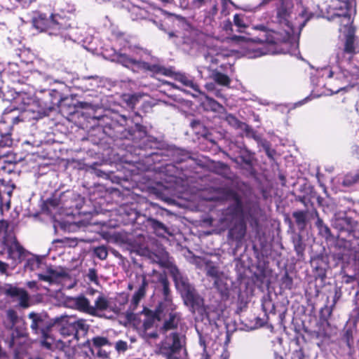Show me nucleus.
<instances>
[{
	"instance_id": "nucleus-1",
	"label": "nucleus",
	"mask_w": 359,
	"mask_h": 359,
	"mask_svg": "<svg viewBox=\"0 0 359 359\" xmlns=\"http://www.w3.org/2000/svg\"><path fill=\"white\" fill-rule=\"evenodd\" d=\"M226 200L232 199L233 205L230 206L226 212L225 220L234 223V226L229 231V237L231 239L241 241L245 236L246 226L242 221L243 205L238 195L231 190H227L224 198Z\"/></svg>"
},
{
	"instance_id": "nucleus-2",
	"label": "nucleus",
	"mask_w": 359,
	"mask_h": 359,
	"mask_svg": "<svg viewBox=\"0 0 359 359\" xmlns=\"http://www.w3.org/2000/svg\"><path fill=\"white\" fill-rule=\"evenodd\" d=\"M172 275L176 287L180 292L185 304L190 306L194 311L202 309L203 299L196 292L194 287L182 276L177 269L173 270Z\"/></svg>"
},
{
	"instance_id": "nucleus-3",
	"label": "nucleus",
	"mask_w": 359,
	"mask_h": 359,
	"mask_svg": "<svg viewBox=\"0 0 359 359\" xmlns=\"http://www.w3.org/2000/svg\"><path fill=\"white\" fill-rule=\"evenodd\" d=\"M164 335L165 337L159 345L160 353L165 359H180V353L186 344L185 335L177 332Z\"/></svg>"
},
{
	"instance_id": "nucleus-4",
	"label": "nucleus",
	"mask_w": 359,
	"mask_h": 359,
	"mask_svg": "<svg viewBox=\"0 0 359 359\" xmlns=\"http://www.w3.org/2000/svg\"><path fill=\"white\" fill-rule=\"evenodd\" d=\"M93 293L97 294L93 301L94 305L90 304L89 299L83 295L73 298L72 302L77 310L96 316L98 315V311H106L109 308V302L103 294L97 291H93Z\"/></svg>"
},
{
	"instance_id": "nucleus-5",
	"label": "nucleus",
	"mask_w": 359,
	"mask_h": 359,
	"mask_svg": "<svg viewBox=\"0 0 359 359\" xmlns=\"http://www.w3.org/2000/svg\"><path fill=\"white\" fill-rule=\"evenodd\" d=\"M163 313L158 312V308H157L155 313L151 311L146 313L142 322V332L145 338L156 339L158 337L156 327H159L157 323L161 320Z\"/></svg>"
},
{
	"instance_id": "nucleus-6",
	"label": "nucleus",
	"mask_w": 359,
	"mask_h": 359,
	"mask_svg": "<svg viewBox=\"0 0 359 359\" xmlns=\"http://www.w3.org/2000/svg\"><path fill=\"white\" fill-rule=\"evenodd\" d=\"M181 315L175 311V309H165L161 318V325H159L158 331L162 334H168L169 332H176L181 323Z\"/></svg>"
},
{
	"instance_id": "nucleus-7",
	"label": "nucleus",
	"mask_w": 359,
	"mask_h": 359,
	"mask_svg": "<svg viewBox=\"0 0 359 359\" xmlns=\"http://www.w3.org/2000/svg\"><path fill=\"white\" fill-rule=\"evenodd\" d=\"M8 259L12 260L13 268L21 263L22 259L27 256L28 252L18 243L15 237L12 238L6 244Z\"/></svg>"
},
{
	"instance_id": "nucleus-8",
	"label": "nucleus",
	"mask_w": 359,
	"mask_h": 359,
	"mask_svg": "<svg viewBox=\"0 0 359 359\" xmlns=\"http://www.w3.org/2000/svg\"><path fill=\"white\" fill-rule=\"evenodd\" d=\"M90 350L96 356L106 359L109 357L110 351L105 348H111V343L107 337L97 336L90 341Z\"/></svg>"
},
{
	"instance_id": "nucleus-9",
	"label": "nucleus",
	"mask_w": 359,
	"mask_h": 359,
	"mask_svg": "<svg viewBox=\"0 0 359 359\" xmlns=\"http://www.w3.org/2000/svg\"><path fill=\"white\" fill-rule=\"evenodd\" d=\"M12 332L9 341V347L20 346L27 339L28 334L26 324L24 320L15 326L10 327Z\"/></svg>"
},
{
	"instance_id": "nucleus-10",
	"label": "nucleus",
	"mask_w": 359,
	"mask_h": 359,
	"mask_svg": "<svg viewBox=\"0 0 359 359\" xmlns=\"http://www.w3.org/2000/svg\"><path fill=\"white\" fill-rule=\"evenodd\" d=\"M137 282L140 285L137 292H135L132 297L130 302V307L133 309H135L137 306L139 304L140 300L145 296L146 294V288L148 286V283L146 279V276L144 274H136L135 276Z\"/></svg>"
},
{
	"instance_id": "nucleus-11",
	"label": "nucleus",
	"mask_w": 359,
	"mask_h": 359,
	"mask_svg": "<svg viewBox=\"0 0 359 359\" xmlns=\"http://www.w3.org/2000/svg\"><path fill=\"white\" fill-rule=\"evenodd\" d=\"M293 9L292 0H279L276 6L277 17L280 22H285L290 18Z\"/></svg>"
},
{
	"instance_id": "nucleus-12",
	"label": "nucleus",
	"mask_w": 359,
	"mask_h": 359,
	"mask_svg": "<svg viewBox=\"0 0 359 359\" xmlns=\"http://www.w3.org/2000/svg\"><path fill=\"white\" fill-rule=\"evenodd\" d=\"M61 320L65 323V325H71L72 332L75 331L76 334L79 331H87L89 327L84 319L76 320L72 316H61Z\"/></svg>"
},
{
	"instance_id": "nucleus-13",
	"label": "nucleus",
	"mask_w": 359,
	"mask_h": 359,
	"mask_svg": "<svg viewBox=\"0 0 359 359\" xmlns=\"http://www.w3.org/2000/svg\"><path fill=\"white\" fill-rule=\"evenodd\" d=\"M355 52V39L351 34L346 36L344 48L337 53L338 60H342L345 58V55H348L350 60Z\"/></svg>"
},
{
	"instance_id": "nucleus-14",
	"label": "nucleus",
	"mask_w": 359,
	"mask_h": 359,
	"mask_svg": "<svg viewBox=\"0 0 359 359\" xmlns=\"http://www.w3.org/2000/svg\"><path fill=\"white\" fill-rule=\"evenodd\" d=\"M161 284L163 286V293L164 296L163 302H161L158 306V312H163L165 309H175V305L172 304L171 299L170 298V289L169 284L165 279L161 280Z\"/></svg>"
},
{
	"instance_id": "nucleus-15",
	"label": "nucleus",
	"mask_w": 359,
	"mask_h": 359,
	"mask_svg": "<svg viewBox=\"0 0 359 359\" xmlns=\"http://www.w3.org/2000/svg\"><path fill=\"white\" fill-rule=\"evenodd\" d=\"M114 57H116V61L124 67L127 68H131L133 72H137L139 70V65L137 63H140V61L134 60L126 54L120 53H116Z\"/></svg>"
},
{
	"instance_id": "nucleus-16",
	"label": "nucleus",
	"mask_w": 359,
	"mask_h": 359,
	"mask_svg": "<svg viewBox=\"0 0 359 359\" xmlns=\"http://www.w3.org/2000/svg\"><path fill=\"white\" fill-rule=\"evenodd\" d=\"M343 5L344 6L345 11L334 12L333 15L340 18L339 22L341 26L347 27L352 23L350 11L353 5L352 2H344Z\"/></svg>"
},
{
	"instance_id": "nucleus-17",
	"label": "nucleus",
	"mask_w": 359,
	"mask_h": 359,
	"mask_svg": "<svg viewBox=\"0 0 359 359\" xmlns=\"http://www.w3.org/2000/svg\"><path fill=\"white\" fill-rule=\"evenodd\" d=\"M37 276L40 280L45 281L51 284L55 282L59 277L62 276V273L57 271L52 266H48L46 267L45 272L39 273Z\"/></svg>"
},
{
	"instance_id": "nucleus-18",
	"label": "nucleus",
	"mask_w": 359,
	"mask_h": 359,
	"mask_svg": "<svg viewBox=\"0 0 359 359\" xmlns=\"http://www.w3.org/2000/svg\"><path fill=\"white\" fill-rule=\"evenodd\" d=\"M28 317L32 320V323L30 325L32 330L35 334H39V332L41 334V330H45L43 328L44 320L43 316L39 313L31 312L29 313Z\"/></svg>"
},
{
	"instance_id": "nucleus-19",
	"label": "nucleus",
	"mask_w": 359,
	"mask_h": 359,
	"mask_svg": "<svg viewBox=\"0 0 359 359\" xmlns=\"http://www.w3.org/2000/svg\"><path fill=\"white\" fill-rule=\"evenodd\" d=\"M210 78L217 84L222 86H229L231 79L226 74L219 72L217 69L211 71Z\"/></svg>"
},
{
	"instance_id": "nucleus-20",
	"label": "nucleus",
	"mask_w": 359,
	"mask_h": 359,
	"mask_svg": "<svg viewBox=\"0 0 359 359\" xmlns=\"http://www.w3.org/2000/svg\"><path fill=\"white\" fill-rule=\"evenodd\" d=\"M205 270L207 275L215 278V285L219 287V279L223 275V273L219 270V269L213 265L210 261L205 262Z\"/></svg>"
},
{
	"instance_id": "nucleus-21",
	"label": "nucleus",
	"mask_w": 359,
	"mask_h": 359,
	"mask_svg": "<svg viewBox=\"0 0 359 359\" xmlns=\"http://www.w3.org/2000/svg\"><path fill=\"white\" fill-rule=\"evenodd\" d=\"M43 266V264L37 257L32 256L27 259L24 267L25 270L34 271L42 269Z\"/></svg>"
},
{
	"instance_id": "nucleus-22",
	"label": "nucleus",
	"mask_w": 359,
	"mask_h": 359,
	"mask_svg": "<svg viewBox=\"0 0 359 359\" xmlns=\"http://www.w3.org/2000/svg\"><path fill=\"white\" fill-rule=\"evenodd\" d=\"M139 65V70L150 71L154 73H160L166 75V70L157 65H149L147 62L140 61V63H137Z\"/></svg>"
},
{
	"instance_id": "nucleus-23",
	"label": "nucleus",
	"mask_w": 359,
	"mask_h": 359,
	"mask_svg": "<svg viewBox=\"0 0 359 359\" xmlns=\"http://www.w3.org/2000/svg\"><path fill=\"white\" fill-rule=\"evenodd\" d=\"M41 346L49 350L54 349L55 339L48 333L47 330H41Z\"/></svg>"
},
{
	"instance_id": "nucleus-24",
	"label": "nucleus",
	"mask_w": 359,
	"mask_h": 359,
	"mask_svg": "<svg viewBox=\"0 0 359 359\" xmlns=\"http://www.w3.org/2000/svg\"><path fill=\"white\" fill-rule=\"evenodd\" d=\"M13 118L5 117L0 121V135H11Z\"/></svg>"
},
{
	"instance_id": "nucleus-25",
	"label": "nucleus",
	"mask_w": 359,
	"mask_h": 359,
	"mask_svg": "<svg viewBox=\"0 0 359 359\" xmlns=\"http://www.w3.org/2000/svg\"><path fill=\"white\" fill-rule=\"evenodd\" d=\"M316 215L317 216V221L316 222V225L319 231V233L326 239H328L331 237V231L329 227L323 223L322 219L318 217V214L316 212Z\"/></svg>"
},
{
	"instance_id": "nucleus-26",
	"label": "nucleus",
	"mask_w": 359,
	"mask_h": 359,
	"mask_svg": "<svg viewBox=\"0 0 359 359\" xmlns=\"http://www.w3.org/2000/svg\"><path fill=\"white\" fill-rule=\"evenodd\" d=\"M359 182V170L346 175L342 181L344 187H351Z\"/></svg>"
},
{
	"instance_id": "nucleus-27",
	"label": "nucleus",
	"mask_w": 359,
	"mask_h": 359,
	"mask_svg": "<svg viewBox=\"0 0 359 359\" xmlns=\"http://www.w3.org/2000/svg\"><path fill=\"white\" fill-rule=\"evenodd\" d=\"M6 317L8 321V324L7 325L8 329H10V327L15 326L23 320V319L19 318L16 311L13 309L7 311Z\"/></svg>"
},
{
	"instance_id": "nucleus-28",
	"label": "nucleus",
	"mask_w": 359,
	"mask_h": 359,
	"mask_svg": "<svg viewBox=\"0 0 359 359\" xmlns=\"http://www.w3.org/2000/svg\"><path fill=\"white\" fill-rule=\"evenodd\" d=\"M204 105L206 109L212 110L217 112H221L224 110L222 105L218 103L217 101L213 100L212 98L206 97V100L204 102Z\"/></svg>"
},
{
	"instance_id": "nucleus-29",
	"label": "nucleus",
	"mask_w": 359,
	"mask_h": 359,
	"mask_svg": "<svg viewBox=\"0 0 359 359\" xmlns=\"http://www.w3.org/2000/svg\"><path fill=\"white\" fill-rule=\"evenodd\" d=\"M151 226L158 236H163L164 233L170 234L168 228L161 222L156 219H151Z\"/></svg>"
},
{
	"instance_id": "nucleus-30",
	"label": "nucleus",
	"mask_w": 359,
	"mask_h": 359,
	"mask_svg": "<svg viewBox=\"0 0 359 359\" xmlns=\"http://www.w3.org/2000/svg\"><path fill=\"white\" fill-rule=\"evenodd\" d=\"M55 322L56 323H60L61 325L60 333H61L62 335H63V336H71V335H72L74 337L76 336V334L75 331L72 332L71 325H65V323L63 322L61 320V316L60 318H57L55 319Z\"/></svg>"
},
{
	"instance_id": "nucleus-31",
	"label": "nucleus",
	"mask_w": 359,
	"mask_h": 359,
	"mask_svg": "<svg viewBox=\"0 0 359 359\" xmlns=\"http://www.w3.org/2000/svg\"><path fill=\"white\" fill-rule=\"evenodd\" d=\"M293 217L297 225L300 226L302 229L306 226V212L304 211H296L292 213Z\"/></svg>"
},
{
	"instance_id": "nucleus-32",
	"label": "nucleus",
	"mask_w": 359,
	"mask_h": 359,
	"mask_svg": "<svg viewBox=\"0 0 359 359\" xmlns=\"http://www.w3.org/2000/svg\"><path fill=\"white\" fill-rule=\"evenodd\" d=\"M233 23L238 28V31L241 32L243 29L248 27L243 18V15L240 14H235L233 16Z\"/></svg>"
},
{
	"instance_id": "nucleus-33",
	"label": "nucleus",
	"mask_w": 359,
	"mask_h": 359,
	"mask_svg": "<svg viewBox=\"0 0 359 359\" xmlns=\"http://www.w3.org/2000/svg\"><path fill=\"white\" fill-rule=\"evenodd\" d=\"M19 300V305L22 308H27L29 306V297L25 290H22L20 294L18 297Z\"/></svg>"
},
{
	"instance_id": "nucleus-34",
	"label": "nucleus",
	"mask_w": 359,
	"mask_h": 359,
	"mask_svg": "<svg viewBox=\"0 0 359 359\" xmlns=\"http://www.w3.org/2000/svg\"><path fill=\"white\" fill-rule=\"evenodd\" d=\"M57 16H54V15H51V20L50 22V25L48 26V29H50L51 27L52 28H57L56 29L58 30V32H52L51 31L49 32V34H55V35H58V34H60L61 32H60V27H58L60 22L57 21Z\"/></svg>"
},
{
	"instance_id": "nucleus-35",
	"label": "nucleus",
	"mask_w": 359,
	"mask_h": 359,
	"mask_svg": "<svg viewBox=\"0 0 359 359\" xmlns=\"http://www.w3.org/2000/svg\"><path fill=\"white\" fill-rule=\"evenodd\" d=\"M95 255L100 259L104 260L107 257L108 252L104 246H99L94 250Z\"/></svg>"
},
{
	"instance_id": "nucleus-36",
	"label": "nucleus",
	"mask_w": 359,
	"mask_h": 359,
	"mask_svg": "<svg viewBox=\"0 0 359 359\" xmlns=\"http://www.w3.org/2000/svg\"><path fill=\"white\" fill-rule=\"evenodd\" d=\"M33 25L36 29L41 32L46 29V27L45 26V20L41 17L34 18L33 20Z\"/></svg>"
},
{
	"instance_id": "nucleus-37",
	"label": "nucleus",
	"mask_w": 359,
	"mask_h": 359,
	"mask_svg": "<svg viewBox=\"0 0 359 359\" xmlns=\"http://www.w3.org/2000/svg\"><path fill=\"white\" fill-rule=\"evenodd\" d=\"M224 118L230 126L235 128L241 127L240 121L233 115L226 114Z\"/></svg>"
},
{
	"instance_id": "nucleus-38",
	"label": "nucleus",
	"mask_w": 359,
	"mask_h": 359,
	"mask_svg": "<svg viewBox=\"0 0 359 359\" xmlns=\"http://www.w3.org/2000/svg\"><path fill=\"white\" fill-rule=\"evenodd\" d=\"M184 86H188L194 89L195 91L200 93L201 91L198 89V85L194 83L191 80L189 79L188 78L183 76L180 78V80Z\"/></svg>"
},
{
	"instance_id": "nucleus-39",
	"label": "nucleus",
	"mask_w": 359,
	"mask_h": 359,
	"mask_svg": "<svg viewBox=\"0 0 359 359\" xmlns=\"http://www.w3.org/2000/svg\"><path fill=\"white\" fill-rule=\"evenodd\" d=\"M0 147H11L13 144V140L11 138V135H1Z\"/></svg>"
},
{
	"instance_id": "nucleus-40",
	"label": "nucleus",
	"mask_w": 359,
	"mask_h": 359,
	"mask_svg": "<svg viewBox=\"0 0 359 359\" xmlns=\"http://www.w3.org/2000/svg\"><path fill=\"white\" fill-rule=\"evenodd\" d=\"M128 343L125 341L119 340L115 344V349L117 352H125L128 349Z\"/></svg>"
},
{
	"instance_id": "nucleus-41",
	"label": "nucleus",
	"mask_w": 359,
	"mask_h": 359,
	"mask_svg": "<svg viewBox=\"0 0 359 359\" xmlns=\"http://www.w3.org/2000/svg\"><path fill=\"white\" fill-rule=\"evenodd\" d=\"M87 277L90 281L95 284H98L97 271L95 269H89L88 272L87 273Z\"/></svg>"
},
{
	"instance_id": "nucleus-42",
	"label": "nucleus",
	"mask_w": 359,
	"mask_h": 359,
	"mask_svg": "<svg viewBox=\"0 0 359 359\" xmlns=\"http://www.w3.org/2000/svg\"><path fill=\"white\" fill-rule=\"evenodd\" d=\"M83 81H92L90 83V86L91 88H94L98 86V83L100 82V78L97 76H84L82 79Z\"/></svg>"
},
{
	"instance_id": "nucleus-43",
	"label": "nucleus",
	"mask_w": 359,
	"mask_h": 359,
	"mask_svg": "<svg viewBox=\"0 0 359 359\" xmlns=\"http://www.w3.org/2000/svg\"><path fill=\"white\" fill-rule=\"evenodd\" d=\"M344 2H347V1H340V0L333 1V6H334V9L336 11L335 12L345 11L344 6L343 5Z\"/></svg>"
},
{
	"instance_id": "nucleus-44",
	"label": "nucleus",
	"mask_w": 359,
	"mask_h": 359,
	"mask_svg": "<svg viewBox=\"0 0 359 359\" xmlns=\"http://www.w3.org/2000/svg\"><path fill=\"white\" fill-rule=\"evenodd\" d=\"M294 245L297 253H300L304 250V246L300 236L294 241Z\"/></svg>"
},
{
	"instance_id": "nucleus-45",
	"label": "nucleus",
	"mask_w": 359,
	"mask_h": 359,
	"mask_svg": "<svg viewBox=\"0 0 359 359\" xmlns=\"http://www.w3.org/2000/svg\"><path fill=\"white\" fill-rule=\"evenodd\" d=\"M22 290V289H20L18 287H11L8 290H7L6 294L10 295L11 297H18Z\"/></svg>"
},
{
	"instance_id": "nucleus-46",
	"label": "nucleus",
	"mask_w": 359,
	"mask_h": 359,
	"mask_svg": "<svg viewBox=\"0 0 359 359\" xmlns=\"http://www.w3.org/2000/svg\"><path fill=\"white\" fill-rule=\"evenodd\" d=\"M67 346V344L66 342L62 341L61 339L56 340L55 339L54 348L63 351Z\"/></svg>"
},
{
	"instance_id": "nucleus-47",
	"label": "nucleus",
	"mask_w": 359,
	"mask_h": 359,
	"mask_svg": "<svg viewBox=\"0 0 359 359\" xmlns=\"http://www.w3.org/2000/svg\"><path fill=\"white\" fill-rule=\"evenodd\" d=\"M140 97V95H131L128 97V102L130 105H135L139 101Z\"/></svg>"
},
{
	"instance_id": "nucleus-48",
	"label": "nucleus",
	"mask_w": 359,
	"mask_h": 359,
	"mask_svg": "<svg viewBox=\"0 0 359 359\" xmlns=\"http://www.w3.org/2000/svg\"><path fill=\"white\" fill-rule=\"evenodd\" d=\"M8 223L4 219L0 220V233H4L7 231Z\"/></svg>"
},
{
	"instance_id": "nucleus-49",
	"label": "nucleus",
	"mask_w": 359,
	"mask_h": 359,
	"mask_svg": "<svg viewBox=\"0 0 359 359\" xmlns=\"http://www.w3.org/2000/svg\"><path fill=\"white\" fill-rule=\"evenodd\" d=\"M223 29L226 32L232 31V23L229 20L224 21Z\"/></svg>"
},
{
	"instance_id": "nucleus-50",
	"label": "nucleus",
	"mask_w": 359,
	"mask_h": 359,
	"mask_svg": "<svg viewBox=\"0 0 359 359\" xmlns=\"http://www.w3.org/2000/svg\"><path fill=\"white\" fill-rule=\"evenodd\" d=\"M8 267V264L0 261V273H6L7 271V269Z\"/></svg>"
},
{
	"instance_id": "nucleus-51",
	"label": "nucleus",
	"mask_w": 359,
	"mask_h": 359,
	"mask_svg": "<svg viewBox=\"0 0 359 359\" xmlns=\"http://www.w3.org/2000/svg\"><path fill=\"white\" fill-rule=\"evenodd\" d=\"M37 75L41 76V79H43L44 81H48L51 80V77L50 76H47V75H45V74H41V73H39V72H34L33 74L34 76H36Z\"/></svg>"
},
{
	"instance_id": "nucleus-52",
	"label": "nucleus",
	"mask_w": 359,
	"mask_h": 359,
	"mask_svg": "<svg viewBox=\"0 0 359 359\" xmlns=\"http://www.w3.org/2000/svg\"><path fill=\"white\" fill-rule=\"evenodd\" d=\"M273 0H261V2L259 3V4L257 6L256 8H260L266 5H267L268 4H269L270 2L273 1Z\"/></svg>"
},
{
	"instance_id": "nucleus-53",
	"label": "nucleus",
	"mask_w": 359,
	"mask_h": 359,
	"mask_svg": "<svg viewBox=\"0 0 359 359\" xmlns=\"http://www.w3.org/2000/svg\"><path fill=\"white\" fill-rule=\"evenodd\" d=\"M205 88L209 91H214L215 90V85L213 83H207Z\"/></svg>"
},
{
	"instance_id": "nucleus-54",
	"label": "nucleus",
	"mask_w": 359,
	"mask_h": 359,
	"mask_svg": "<svg viewBox=\"0 0 359 359\" xmlns=\"http://www.w3.org/2000/svg\"><path fill=\"white\" fill-rule=\"evenodd\" d=\"M205 60L208 62H211L212 63H215L217 64V60L215 57H213L212 56H210V55H206L205 56Z\"/></svg>"
},
{
	"instance_id": "nucleus-55",
	"label": "nucleus",
	"mask_w": 359,
	"mask_h": 359,
	"mask_svg": "<svg viewBox=\"0 0 359 359\" xmlns=\"http://www.w3.org/2000/svg\"><path fill=\"white\" fill-rule=\"evenodd\" d=\"M222 3L224 7H226L227 3H229L233 6L237 7L236 5L231 0H222Z\"/></svg>"
},
{
	"instance_id": "nucleus-56",
	"label": "nucleus",
	"mask_w": 359,
	"mask_h": 359,
	"mask_svg": "<svg viewBox=\"0 0 359 359\" xmlns=\"http://www.w3.org/2000/svg\"><path fill=\"white\" fill-rule=\"evenodd\" d=\"M220 167L224 170V172L226 173L227 171H229V167L224 164V163H219Z\"/></svg>"
},
{
	"instance_id": "nucleus-57",
	"label": "nucleus",
	"mask_w": 359,
	"mask_h": 359,
	"mask_svg": "<svg viewBox=\"0 0 359 359\" xmlns=\"http://www.w3.org/2000/svg\"><path fill=\"white\" fill-rule=\"evenodd\" d=\"M29 287L32 288L36 285V283L35 281H30L27 283Z\"/></svg>"
},
{
	"instance_id": "nucleus-58",
	"label": "nucleus",
	"mask_w": 359,
	"mask_h": 359,
	"mask_svg": "<svg viewBox=\"0 0 359 359\" xmlns=\"http://www.w3.org/2000/svg\"><path fill=\"white\" fill-rule=\"evenodd\" d=\"M350 220L351 219L349 218L345 217V218L341 219V222H343V223L348 224V223H349Z\"/></svg>"
},
{
	"instance_id": "nucleus-59",
	"label": "nucleus",
	"mask_w": 359,
	"mask_h": 359,
	"mask_svg": "<svg viewBox=\"0 0 359 359\" xmlns=\"http://www.w3.org/2000/svg\"><path fill=\"white\" fill-rule=\"evenodd\" d=\"M212 10V14L215 15L217 12V6L216 4L214 5Z\"/></svg>"
},
{
	"instance_id": "nucleus-60",
	"label": "nucleus",
	"mask_w": 359,
	"mask_h": 359,
	"mask_svg": "<svg viewBox=\"0 0 359 359\" xmlns=\"http://www.w3.org/2000/svg\"><path fill=\"white\" fill-rule=\"evenodd\" d=\"M242 39H243L242 36H234L232 37V39L235 40V41H238V40Z\"/></svg>"
},
{
	"instance_id": "nucleus-61",
	"label": "nucleus",
	"mask_w": 359,
	"mask_h": 359,
	"mask_svg": "<svg viewBox=\"0 0 359 359\" xmlns=\"http://www.w3.org/2000/svg\"><path fill=\"white\" fill-rule=\"evenodd\" d=\"M257 29L264 30L265 29V27L264 25H259L255 27Z\"/></svg>"
},
{
	"instance_id": "nucleus-62",
	"label": "nucleus",
	"mask_w": 359,
	"mask_h": 359,
	"mask_svg": "<svg viewBox=\"0 0 359 359\" xmlns=\"http://www.w3.org/2000/svg\"><path fill=\"white\" fill-rule=\"evenodd\" d=\"M264 54H266V52H263V51H258L257 53L256 54L257 56H259V55H264Z\"/></svg>"
},
{
	"instance_id": "nucleus-63",
	"label": "nucleus",
	"mask_w": 359,
	"mask_h": 359,
	"mask_svg": "<svg viewBox=\"0 0 359 359\" xmlns=\"http://www.w3.org/2000/svg\"><path fill=\"white\" fill-rule=\"evenodd\" d=\"M128 289H129V290H132L133 289V287H134V285H133V283H130V284L128 285Z\"/></svg>"
},
{
	"instance_id": "nucleus-64",
	"label": "nucleus",
	"mask_w": 359,
	"mask_h": 359,
	"mask_svg": "<svg viewBox=\"0 0 359 359\" xmlns=\"http://www.w3.org/2000/svg\"><path fill=\"white\" fill-rule=\"evenodd\" d=\"M215 95H216L217 97H220V96H221V94H220V93H219V90H216V91H215Z\"/></svg>"
}]
</instances>
